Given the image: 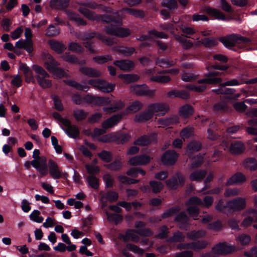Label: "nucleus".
Segmentation results:
<instances>
[{
  "label": "nucleus",
  "instance_id": "obj_1",
  "mask_svg": "<svg viewBox=\"0 0 257 257\" xmlns=\"http://www.w3.org/2000/svg\"><path fill=\"white\" fill-rule=\"evenodd\" d=\"M104 12L111 14V15H97L86 8L79 7L78 11L90 21H96L97 22H102L104 23H114L117 26L122 25V15L120 12L112 13L111 8L99 4L98 8Z\"/></svg>",
  "mask_w": 257,
  "mask_h": 257
},
{
  "label": "nucleus",
  "instance_id": "obj_2",
  "mask_svg": "<svg viewBox=\"0 0 257 257\" xmlns=\"http://www.w3.org/2000/svg\"><path fill=\"white\" fill-rule=\"evenodd\" d=\"M222 73L215 71H210L204 74V78L198 80L200 85L188 84L185 87L196 92H203L207 88L206 84H218L222 82V79L220 77Z\"/></svg>",
  "mask_w": 257,
  "mask_h": 257
},
{
  "label": "nucleus",
  "instance_id": "obj_3",
  "mask_svg": "<svg viewBox=\"0 0 257 257\" xmlns=\"http://www.w3.org/2000/svg\"><path fill=\"white\" fill-rule=\"evenodd\" d=\"M219 41L226 48L234 51H237L239 49L257 44V40L254 38L250 39L234 34L229 35L226 37H221L219 39Z\"/></svg>",
  "mask_w": 257,
  "mask_h": 257
},
{
  "label": "nucleus",
  "instance_id": "obj_4",
  "mask_svg": "<svg viewBox=\"0 0 257 257\" xmlns=\"http://www.w3.org/2000/svg\"><path fill=\"white\" fill-rule=\"evenodd\" d=\"M72 101L77 105H81L83 102L95 106H103L110 103L109 97L105 96H98L87 94L82 96L78 93H74L72 96Z\"/></svg>",
  "mask_w": 257,
  "mask_h": 257
},
{
  "label": "nucleus",
  "instance_id": "obj_5",
  "mask_svg": "<svg viewBox=\"0 0 257 257\" xmlns=\"http://www.w3.org/2000/svg\"><path fill=\"white\" fill-rule=\"evenodd\" d=\"M60 63L50 54H45L44 66L55 77L61 78L66 75L64 70L59 67Z\"/></svg>",
  "mask_w": 257,
  "mask_h": 257
},
{
  "label": "nucleus",
  "instance_id": "obj_6",
  "mask_svg": "<svg viewBox=\"0 0 257 257\" xmlns=\"http://www.w3.org/2000/svg\"><path fill=\"white\" fill-rule=\"evenodd\" d=\"M52 116L66 127H62V128L69 138L76 139L79 136L80 131L78 127L76 125L72 124L70 120L62 117L57 112H54L52 113Z\"/></svg>",
  "mask_w": 257,
  "mask_h": 257
},
{
  "label": "nucleus",
  "instance_id": "obj_7",
  "mask_svg": "<svg viewBox=\"0 0 257 257\" xmlns=\"http://www.w3.org/2000/svg\"><path fill=\"white\" fill-rule=\"evenodd\" d=\"M33 70L38 75L35 76L38 84L43 89L51 87V80L46 79L50 77L48 73L41 66L34 64L32 66Z\"/></svg>",
  "mask_w": 257,
  "mask_h": 257
},
{
  "label": "nucleus",
  "instance_id": "obj_8",
  "mask_svg": "<svg viewBox=\"0 0 257 257\" xmlns=\"http://www.w3.org/2000/svg\"><path fill=\"white\" fill-rule=\"evenodd\" d=\"M131 135L125 133H112L105 135L102 139L104 143H115L117 145L123 144L130 140Z\"/></svg>",
  "mask_w": 257,
  "mask_h": 257
},
{
  "label": "nucleus",
  "instance_id": "obj_9",
  "mask_svg": "<svg viewBox=\"0 0 257 257\" xmlns=\"http://www.w3.org/2000/svg\"><path fill=\"white\" fill-rule=\"evenodd\" d=\"M88 84L92 87L96 88L102 92L109 93L112 92L115 87L114 84L109 83L102 79H90L88 81Z\"/></svg>",
  "mask_w": 257,
  "mask_h": 257
},
{
  "label": "nucleus",
  "instance_id": "obj_10",
  "mask_svg": "<svg viewBox=\"0 0 257 257\" xmlns=\"http://www.w3.org/2000/svg\"><path fill=\"white\" fill-rule=\"evenodd\" d=\"M185 183V177L179 172L175 173L174 176H172L166 181L167 187L170 190H176L179 187H182Z\"/></svg>",
  "mask_w": 257,
  "mask_h": 257
},
{
  "label": "nucleus",
  "instance_id": "obj_11",
  "mask_svg": "<svg viewBox=\"0 0 257 257\" xmlns=\"http://www.w3.org/2000/svg\"><path fill=\"white\" fill-rule=\"evenodd\" d=\"M48 173L54 179H58L61 178L66 179L68 176V174L66 172H63L61 169L60 168L58 164L52 159L48 161Z\"/></svg>",
  "mask_w": 257,
  "mask_h": 257
},
{
  "label": "nucleus",
  "instance_id": "obj_12",
  "mask_svg": "<svg viewBox=\"0 0 257 257\" xmlns=\"http://www.w3.org/2000/svg\"><path fill=\"white\" fill-rule=\"evenodd\" d=\"M131 91L137 96H153L154 91L149 89V87L146 84H134L131 86Z\"/></svg>",
  "mask_w": 257,
  "mask_h": 257
},
{
  "label": "nucleus",
  "instance_id": "obj_13",
  "mask_svg": "<svg viewBox=\"0 0 257 257\" xmlns=\"http://www.w3.org/2000/svg\"><path fill=\"white\" fill-rule=\"evenodd\" d=\"M126 115L124 112L113 115L107 118L102 123V127L104 130L111 128L116 125L122 118L123 116Z\"/></svg>",
  "mask_w": 257,
  "mask_h": 257
},
{
  "label": "nucleus",
  "instance_id": "obj_14",
  "mask_svg": "<svg viewBox=\"0 0 257 257\" xmlns=\"http://www.w3.org/2000/svg\"><path fill=\"white\" fill-rule=\"evenodd\" d=\"M156 140V135L152 133L149 135H143L137 139L133 144L135 146L147 147Z\"/></svg>",
  "mask_w": 257,
  "mask_h": 257
},
{
  "label": "nucleus",
  "instance_id": "obj_15",
  "mask_svg": "<svg viewBox=\"0 0 257 257\" xmlns=\"http://www.w3.org/2000/svg\"><path fill=\"white\" fill-rule=\"evenodd\" d=\"M152 159L153 158L146 154L139 155L131 158L129 160V163L134 166L146 165L149 164Z\"/></svg>",
  "mask_w": 257,
  "mask_h": 257
},
{
  "label": "nucleus",
  "instance_id": "obj_16",
  "mask_svg": "<svg viewBox=\"0 0 257 257\" xmlns=\"http://www.w3.org/2000/svg\"><path fill=\"white\" fill-rule=\"evenodd\" d=\"M178 157V154L174 150H169L162 155L161 160L164 164L172 165L175 163Z\"/></svg>",
  "mask_w": 257,
  "mask_h": 257
},
{
  "label": "nucleus",
  "instance_id": "obj_17",
  "mask_svg": "<svg viewBox=\"0 0 257 257\" xmlns=\"http://www.w3.org/2000/svg\"><path fill=\"white\" fill-rule=\"evenodd\" d=\"M229 210L233 211H240L245 208L246 202L241 197H237L227 201Z\"/></svg>",
  "mask_w": 257,
  "mask_h": 257
},
{
  "label": "nucleus",
  "instance_id": "obj_18",
  "mask_svg": "<svg viewBox=\"0 0 257 257\" xmlns=\"http://www.w3.org/2000/svg\"><path fill=\"white\" fill-rule=\"evenodd\" d=\"M41 163L42 164L41 166H40L38 164V161L36 160H33L31 162L28 161L25 163L24 167L27 169L29 170L31 168V165H32L39 172L42 176H45L48 174V172L44 169L45 162L43 158L41 159Z\"/></svg>",
  "mask_w": 257,
  "mask_h": 257
},
{
  "label": "nucleus",
  "instance_id": "obj_19",
  "mask_svg": "<svg viewBox=\"0 0 257 257\" xmlns=\"http://www.w3.org/2000/svg\"><path fill=\"white\" fill-rule=\"evenodd\" d=\"M234 249V246L228 245L225 242L219 243L212 247V250L215 251L217 255L231 253Z\"/></svg>",
  "mask_w": 257,
  "mask_h": 257
},
{
  "label": "nucleus",
  "instance_id": "obj_20",
  "mask_svg": "<svg viewBox=\"0 0 257 257\" xmlns=\"http://www.w3.org/2000/svg\"><path fill=\"white\" fill-rule=\"evenodd\" d=\"M113 64L124 71H131L135 68L134 62L130 60H115Z\"/></svg>",
  "mask_w": 257,
  "mask_h": 257
},
{
  "label": "nucleus",
  "instance_id": "obj_21",
  "mask_svg": "<svg viewBox=\"0 0 257 257\" xmlns=\"http://www.w3.org/2000/svg\"><path fill=\"white\" fill-rule=\"evenodd\" d=\"M153 117L152 112L148 107L145 111L136 114L135 116L134 120L138 123H144L150 120Z\"/></svg>",
  "mask_w": 257,
  "mask_h": 257
},
{
  "label": "nucleus",
  "instance_id": "obj_22",
  "mask_svg": "<svg viewBox=\"0 0 257 257\" xmlns=\"http://www.w3.org/2000/svg\"><path fill=\"white\" fill-rule=\"evenodd\" d=\"M246 181V177L241 172H237L228 178L226 182L227 186L241 184Z\"/></svg>",
  "mask_w": 257,
  "mask_h": 257
},
{
  "label": "nucleus",
  "instance_id": "obj_23",
  "mask_svg": "<svg viewBox=\"0 0 257 257\" xmlns=\"http://www.w3.org/2000/svg\"><path fill=\"white\" fill-rule=\"evenodd\" d=\"M79 70L81 74L89 77L98 78L100 77L101 75L99 71L91 67L86 66L81 67Z\"/></svg>",
  "mask_w": 257,
  "mask_h": 257
},
{
  "label": "nucleus",
  "instance_id": "obj_24",
  "mask_svg": "<svg viewBox=\"0 0 257 257\" xmlns=\"http://www.w3.org/2000/svg\"><path fill=\"white\" fill-rule=\"evenodd\" d=\"M206 174L207 172L205 170H196L190 173L189 179L191 181L200 182L205 178Z\"/></svg>",
  "mask_w": 257,
  "mask_h": 257
},
{
  "label": "nucleus",
  "instance_id": "obj_25",
  "mask_svg": "<svg viewBox=\"0 0 257 257\" xmlns=\"http://www.w3.org/2000/svg\"><path fill=\"white\" fill-rule=\"evenodd\" d=\"M181 248H189L194 250H200L205 248L207 245V242L205 240H198L190 243L181 244Z\"/></svg>",
  "mask_w": 257,
  "mask_h": 257
},
{
  "label": "nucleus",
  "instance_id": "obj_26",
  "mask_svg": "<svg viewBox=\"0 0 257 257\" xmlns=\"http://www.w3.org/2000/svg\"><path fill=\"white\" fill-rule=\"evenodd\" d=\"M167 96L170 98H180L183 99H187L189 98L190 94L185 90L173 89L167 93Z\"/></svg>",
  "mask_w": 257,
  "mask_h": 257
},
{
  "label": "nucleus",
  "instance_id": "obj_27",
  "mask_svg": "<svg viewBox=\"0 0 257 257\" xmlns=\"http://www.w3.org/2000/svg\"><path fill=\"white\" fill-rule=\"evenodd\" d=\"M149 108L154 115L155 112H164V114L169 110L168 105L163 103H155L149 105Z\"/></svg>",
  "mask_w": 257,
  "mask_h": 257
},
{
  "label": "nucleus",
  "instance_id": "obj_28",
  "mask_svg": "<svg viewBox=\"0 0 257 257\" xmlns=\"http://www.w3.org/2000/svg\"><path fill=\"white\" fill-rule=\"evenodd\" d=\"M149 187L152 189V191L153 193L157 194L160 193L163 190L164 185L160 181L151 180L149 182V186H144V189L146 192L148 191Z\"/></svg>",
  "mask_w": 257,
  "mask_h": 257
},
{
  "label": "nucleus",
  "instance_id": "obj_29",
  "mask_svg": "<svg viewBox=\"0 0 257 257\" xmlns=\"http://www.w3.org/2000/svg\"><path fill=\"white\" fill-rule=\"evenodd\" d=\"M245 149V145L241 142L236 141L231 144L230 150L232 154L239 155L243 153Z\"/></svg>",
  "mask_w": 257,
  "mask_h": 257
},
{
  "label": "nucleus",
  "instance_id": "obj_30",
  "mask_svg": "<svg viewBox=\"0 0 257 257\" xmlns=\"http://www.w3.org/2000/svg\"><path fill=\"white\" fill-rule=\"evenodd\" d=\"M20 70L22 71L25 76L26 81L29 83L30 82L33 83H35V80L34 79L33 72L26 64L22 63L20 66Z\"/></svg>",
  "mask_w": 257,
  "mask_h": 257
},
{
  "label": "nucleus",
  "instance_id": "obj_31",
  "mask_svg": "<svg viewBox=\"0 0 257 257\" xmlns=\"http://www.w3.org/2000/svg\"><path fill=\"white\" fill-rule=\"evenodd\" d=\"M205 11L208 15L214 17L216 19L222 21L226 20L225 16L222 12L218 10L210 7H206L205 9Z\"/></svg>",
  "mask_w": 257,
  "mask_h": 257
},
{
  "label": "nucleus",
  "instance_id": "obj_32",
  "mask_svg": "<svg viewBox=\"0 0 257 257\" xmlns=\"http://www.w3.org/2000/svg\"><path fill=\"white\" fill-rule=\"evenodd\" d=\"M69 4V0H51L50 7L55 9L63 10L66 9Z\"/></svg>",
  "mask_w": 257,
  "mask_h": 257
},
{
  "label": "nucleus",
  "instance_id": "obj_33",
  "mask_svg": "<svg viewBox=\"0 0 257 257\" xmlns=\"http://www.w3.org/2000/svg\"><path fill=\"white\" fill-rule=\"evenodd\" d=\"M135 227L139 228L137 232L141 235L149 236L151 234V230L149 228H146V223L142 221H138L135 223Z\"/></svg>",
  "mask_w": 257,
  "mask_h": 257
},
{
  "label": "nucleus",
  "instance_id": "obj_34",
  "mask_svg": "<svg viewBox=\"0 0 257 257\" xmlns=\"http://www.w3.org/2000/svg\"><path fill=\"white\" fill-rule=\"evenodd\" d=\"M64 82L67 85L73 87L78 90L87 92L89 89V86L87 85H82L73 80H66Z\"/></svg>",
  "mask_w": 257,
  "mask_h": 257
},
{
  "label": "nucleus",
  "instance_id": "obj_35",
  "mask_svg": "<svg viewBox=\"0 0 257 257\" xmlns=\"http://www.w3.org/2000/svg\"><path fill=\"white\" fill-rule=\"evenodd\" d=\"M88 115V112L82 109H75L73 111V116L78 122L84 120Z\"/></svg>",
  "mask_w": 257,
  "mask_h": 257
},
{
  "label": "nucleus",
  "instance_id": "obj_36",
  "mask_svg": "<svg viewBox=\"0 0 257 257\" xmlns=\"http://www.w3.org/2000/svg\"><path fill=\"white\" fill-rule=\"evenodd\" d=\"M49 45L51 48L57 54H62L66 49V46L62 43L57 41H50Z\"/></svg>",
  "mask_w": 257,
  "mask_h": 257
},
{
  "label": "nucleus",
  "instance_id": "obj_37",
  "mask_svg": "<svg viewBox=\"0 0 257 257\" xmlns=\"http://www.w3.org/2000/svg\"><path fill=\"white\" fill-rule=\"evenodd\" d=\"M143 104L139 100H135L133 101L124 111L126 115L130 112L136 113L142 109Z\"/></svg>",
  "mask_w": 257,
  "mask_h": 257
},
{
  "label": "nucleus",
  "instance_id": "obj_38",
  "mask_svg": "<svg viewBox=\"0 0 257 257\" xmlns=\"http://www.w3.org/2000/svg\"><path fill=\"white\" fill-rule=\"evenodd\" d=\"M122 12H125L130 15L139 18H143L145 17V13L144 11L140 10L123 8L120 12L121 13Z\"/></svg>",
  "mask_w": 257,
  "mask_h": 257
},
{
  "label": "nucleus",
  "instance_id": "obj_39",
  "mask_svg": "<svg viewBox=\"0 0 257 257\" xmlns=\"http://www.w3.org/2000/svg\"><path fill=\"white\" fill-rule=\"evenodd\" d=\"M194 112L193 107L189 104H185L181 106L179 109L181 115L184 117H187L192 115Z\"/></svg>",
  "mask_w": 257,
  "mask_h": 257
},
{
  "label": "nucleus",
  "instance_id": "obj_40",
  "mask_svg": "<svg viewBox=\"0 0 257 257\" xmlns=\"http://www.w3.org/2000/svg\"><path fill=\"white\" fill-rule=\"evenodd\" d=\"M119 78L123 79L126 84L135 82L139 79L138 75L135 74H121L119 75Z\"/></svg>",
  "mask_w": 257,
  "mask_h": 257
},
{
  "label": "nucleus",
  "instance_id": "obj_41",
  "mask_svg": "<svg viewBox=\"0 0 257 257\" xmlns=\"http://www.w3.org/2000/svg\"><path fill=\"white\" fill-rule=\"evenodd\" d=\"M118 194L114 191L109 190L102 196V198H105L111 203L116 202L118 199Z\"/></svg>",
  "mask_w": 257,
  "mask_h": 257
},
{
  "label": "nucleus",
  "instance_id": "obj_42",
  "mask_svg": "<svg viewBox=\"0 0 257 257\" xmlns=\"http://www.w3.org/2000/svg\"><path fill=\"white\" fill-rule=\"evenodd\" d=\"M97 156L102 161L106 163H110L113 159L112 153L106 150H103L98 153Z\"/></svg>",
  "mask_w": 257,
  "mask_h": 257
},
{
  "label": "nucleus",
  "instance_id": "obj_43",
  "mask_svg": "<svg viewBox=\"0 0 257 257\" xmlns=\"http://www.w3.org/2000/svg\"><path fill=\"white\" fill-rule=\"evenodd\" d=\"M106 214L107 220L110 222H114L116 224L120 223L123 219L122 216L117 213H112L106 211Z\"/></svg>",
  "mask_w": 257,
  "mask_h": 257
},
{
  "label": "nucleus",
  "instance_id": "obj_44",
  "mask_svg": "<svg viewBox=\"0 0 257 257\" xmlns=\"http://www.w3.org/2000/svg\"><path fill=\"white\" fill-rule=\"evenodd\" d=\"M180 208L179 206H176L169 208L165 210L161 215L162 218L164 219L171 217L179 212Z\"/></svg>",
  "mask_w": 257,
  "mask_h": 257
},
{
  "label": "nucleus",
  "instance_id": "obj_45",
  "mask_svg": "<svg viewBox=\"0 0 257 257\" xmlns=\"http://www.w3.org/2000/svg\"><path fill=\"white\" fill-rule=\"evenodd\" d=\"M202 44L207 48H212L215 47L218 42L217 40L212 37H206L202 39Z\"/></svg>",
  "mask_w": 257,
  "mask_h": 257
},
{
  "label": "nucleus",
  "instance_id": "obj_46",
  "mask_svg": "<svg viewBox=\"0 0 257 257\" xmlns=\"http://www.w3.org/2000/svg\"><path fill=\"white\" fill-rule=\"evenodd\" d=\"M40 154L39 150L35 149L33 153V158L34 160H36L38 161V164L41 166V159L43 158L45 162V170L48 172V165H47V159L45 156H39Z\"/></svg>",
  "mask_w": 257,
  "mask_h": 257
},
{
  "label": "nucleus",
  "instance_id": "obj_47",
  "mask_svg": "<svg viewBox=\"0 0 257 257\" xmlns=\"http://www.w3.org/2000/svg\"><path fill=\"white\" fill-rule=\"evenodd\" d=\"M184 238L185 237L183 233L179 231H177L175 232L173 236L169 237L167 241L169 242H180L183 241Z\"/></svg>",
  "mask_w": 257,
  "mask_h": 257
},
{
  "label": "nucleus",
  "instance_id": "obj_48",
  "mask_svg": "<svg viewBox=\"0 0 257 257\" xmlns=\"http://www.w3.org/2000/svg\"><path fill=\"white\" fill-rule=\"evenodd\" d=\"M60 28L56 26V24L50 25L46 31V35L49 37H55L59 34Z\"/></svg>",
  "mask_w": 257,
  "mask_h": 257
},
{
  "label": "nucleus",
  "instance_id": "obj_49",
  "mask_svg": "<svg viewBox=\"0 0 257 257\" xmlns=\"http://www.w3.org/2000/svg\"><path fill=\"white\" fill-rule=\"evenodd\" d=\"M70 20L74 21L79 26H85L87 22L83 19L80 17L79 15L76 13H71L69 14Z\"/></svg>",
  "mask_w": 257,
  "mask_h": 257
},
{
  "label": "nucleus",
  "instance_id": "obj_50",
  "mask_svg": "<svg viewBox=\"0 0 257 257\" xmlns=\"http://www.w3.org/2000/svg\"><path fill=\"white\" fill-rule=\"evenodd\" d=\"M112 60V57L109 55L96 56L93 58V60L98 64H103Z\"/></svg>",
  "mask_w": 257,
  "mask_h": 257
},
{
  "label": "nucleus",
  "instance_id": "obj_51",
  "mask_svg": "<svg viewBox=\"0 0 257 257\" xmlns=\"http://www.w3.org/2000/svg\"><path fill=\"white\" fill-rule=\"evenodd\" d=\"M224 199L222 198H220L218 200L217 204L214 207L215 209L217 212L224 213L225 212L226 209H229V206H228L227 202L225 205L224 204Z\"/></svg>",
  "mask_w": 257,
  "mask_h": 257
},
{
  "label": "nucleus",
  "instance_id": "obj_52",
  "mask_svg": "<svg viewBox=\"0 0 257 257\" xmlns=\"http://www.w3.org/2000/svg\"><path fill=\"white\" fill-rule=\"evenodd\" d=\"M244 166L249 168L251 171L257 170V161L254 158H247L244 161Z\"/></svg>",
  "mask_w": 257,
  "mask_h": 257
},
{
  "label": "nucleus",
  "instance_id": "obj_53",
  "mask_svg": "<svg viewBox=\"0 0 257 257\" xmlns=\"http://www.w3.org/2000/svg\"><path fill=\"white\" fill-rule=\"evenodd\" d=\"M156 63L159 66L166 68L172 67L175 64V62L174 61L170 60L167 58L158 59Z\"/></svg>",
  "mask_w": 257,
  "mask_h": 257
},
{
  "label": "nucleus",
  "instance_id": "obj_54",
  "mask_svg": "<svg viewBox=\"0 0 257 257\" xmlns=\"http://www.w3.org/2000/svg\"><path fill=\"white\" fill-rule=\"evenodd\" d=\"M187 148L191 152H197L202 148V144L199 141H193L188 144Z\"/></svg>",
  "mask_w": 257,
  "mask_h": 257
},
{
  "label": "nucleus",
  "instance_id": "obj_55",
  "mask_svg": "<svg viewBox=\"0 0 257 257\" xmlns=\"http://www.w3.org/2000/svg\"><path fill=\"white\" fill-rule=\"evenodd\" d=\"M89 185L94 189H98L99 187V180L94 175H90L87 179Z\"/></svg>",
  "mask_w": 257,
  "mask_h": 257
},
{
  "label": "nucleus",
  "instance_id": "obj_56",
  "mask_svg": "<svg viewBox=\"0 0 257 257\" xmlns=\"http://www.w3.org/2000/svg\"><path fill=\"white\" fill-rule=\"evenodd\" d=\"M176 39L181 44L184 49L188 50L193 46V43L190 40H188L181 36H177Z\"/></svg>",
  "mask_w": 257,
  "mask_h": 257
},
{
  "label": "nucleus",
  "instance_id": "obj_57",
  "mask_svg": "<svg viewBox=\"0 0 257 257\" xmlns=\"http://www.w3.org/2000/svg\"><path fill=\"white\" fill-rule=\"evenodd\" d=\"M41 212L38 210H34L29 215V217L31 220L37 223H42L44 220L43 217L39 216Z\"/></svg>",
  "mask_w": 257,
  "mask_h": 257
},
{
  "label": "nucleus",
  "instance_id": "obj_58",
  "mask_svg": "<svg viewBox=\"0 0 257 257\" xmlns=\"http://www.w3.org/2000/svg\"><path fill=\"white\" fill-rule=\"evenodd\" d=\"M175 221L184 225L188 224V218L184 212H180L175 218Z\"/></svg>",
  "mask_w": 257,
  "mask_h": 257
},
{
  "label": "nucleus",
  "instance_id": "obj_59",
  "mask_svg": "<svg viewBox=\"0 0 257 257\" xmlns=\"http://www.w3.org/2000/svg\"><path fill=\"white\" fill-rule=\"evenodd\" d=\"M52 98L54 101V108L59 111H63L64 108L61 100L57 95L52 96Z\"/></svg>",
  "mask_w": 257,
  "mask_h": 257
},
{
  "label": "nucleus",
  "instance_id": "obj_60",
  "mask_svg": "<svg viewBox=\"0 0 257 257\" xmlns=\"http://www.w3.org/2000/svg\"><path fill=\"white\" fill-rule=\"evenodd\" d=\"M151 80L159 83H166L171 80V78L169 76L155 75L152 76Z\"/></svg>",
  "mask_w": 257,
  "mask_h": 257
},
{
  "label": "nucleus",
  "instance_id": "obj_61",
  "mask_svg": "<svg viewBox=\"0 0 257 257\" xmlns=\"http://www.w3.org/2000/svg\"><path fill=\"white\" fill-rule=\"evenodd\" d=\"M203 163V157L201 156H197L193 158L191 163L190 169H193L200 166Z\"/></svg>",
  "mask_w": 257,
  "mask_h": 257
},
{
  "label": "nucleus",
  "instance_id": "obj_62",
  "mask_svg": "<svg viewBox=\"0 0 257 257\" xmlns=\"http://www.w3.org/2000/svg\"><path fill=\"white\" fill-rule=\"evenodd\" d=\"M118 51L126 56H130L136 52V49L134 47H121Z\"/></svg>",
  "mask_w": 257,
  "mask_h": 257
},
{
  "label": "nucleus",
  "instance_id": "obj_63",
  "mask_svg": "<svg viewBox=\"0 0 257 257\" xmlns=\"http://www.w3.org/2000/svg\"><path fill=\"white\" fill-rule=\"evenodd\" d=\"M63 60L68 63L76 64L78 62V58L74 55L70 54L69 53H65L63 54Z\"/></svg>",
  "mask_w": 257,
  "mask_h": 257
},
{
  "label": "nucleus",
  "instance_id": "obj_64",
  "mask_svg": "<svg viewBox=\"0 0 257 257\" xmlns=\"http://www.w3.org/2000/svg\"><path fill=\"white\" fill-rule=\"evenodd\" d=\"M159 230L160 232L157 235V237L161 239H166L168 237L169 231V228L166 225L161 226Z\"/></svg>",
  "mask_w": 257,
  "mask_h": 257
}]
</instances>
